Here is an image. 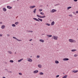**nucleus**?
<instances>
[{
  "label": "nucleus",
  "instance_id": "obj_8",
  "mask_svg": "<svg viewBox=\"0 0 78 78\" xmlns=\"http://www.w3.org/2000/svg\"><path fill=\"white\" fill-rule=\"evenodd\" d=\"M7 8L8 9H12V7H10L9 6H7Z\"/></svg>",
  "mask_w": 78,
  "mask_h": 78
},
{
  "label": "nucleus",
  "instance_id": "obj_38",
  "mask_svg": "<svg viewBox=\"0 0 78 78\" xmlns=\"http://www.w3.org/2000/svg\"><path fill=\"white\" fill-rule=\"evenodd\" d=\"M59 75H58L56 76V78H58V77H59Z\"/></svg>",
  "mask_w": 78,
  "mask_h": 78
},
{
  "label": "nucleus",
  "instance_id": "obj_53",
  "mask_svg": "<svg viewBox=\"0 0 78 78\" xmlns=\"http://www.w3.org/2000/svg\"><path fill=\"white\" fill-rule=\"evenodd\" d=\"M48 6V5H47V6Z\"/></svg>",
  "mask_w": 78,
  "mask_h": 78
},
{
  "label": "nucleus",
  "instance_id": "obj_48",
  "mask_svg": "<svg viewBox=\"0 0 78 78\" xmlns=\"http://www.w3.org/2000/svg\"><path fill=\"white\" fill-rule=\"evenodd\" d=\"M29 41H32V39H30V40Z\"/></svg>",
  "mask_w": 78,
  "mask_h": 78
},
{
  "label": "nucleus",
  "instance_id": "obj_45",
  "mask_svg": "<svg viewBox=\"0 0 78 78\" xmlns=\"http://www.w3.org/2000/svg\"><path fill=\"white\" fill-rule=\"evenodd\" d=\"M76 13H77V14H78V11H76Z\"/></svg>",
  "mask_w": 78,
  "mask_h": 78
},
{
  "label": "nucleus",
  "instance_id": "obj_23",
  "mask_svg": "<svg viewBox=\"0 0 78 78\" xmlns=\"http://www.w3.org/2000/svg\"><path fill=\"white\" fill-rule=\"evenodd\" d=\"M8 52L10 54H12V53L11 51H8Z\"/></svg>",
  "mask_w": 78,
  "mask_h": 78
},
{
  "label": "nucleus",
  "instance_id": "obj_1",
  "mask_svg": "<svg viewBox=\"0 0 78 78\" xmlns=\"http://www.w3.org/2000/svg\"><path fill=\"white\" fill-rule=\"evenodd\" d=\"M69 41L70 42H72V43H75L76 42V41L73 40L72 39H69Z\"/></svg>",
  "mask_w": 78,
  "mask_h": 78
},
{
  "label": "nucleus",
  "instance_id": "obj_57",
  "mask_svg": "<svg viewBox=\"0 0 78 78\" xmlns=\"http://www.w3.org/2000/svg\"><path fill=\"white\" fill-rule=\"evenodd\" d=\"M33 45V44H32V45Z\"/></svg>",
  "mask_w": 78,
  "mask_h": 78
},
{
  "label": "nucleus",
  "instance_id": "obj_19",
  "mask_svg": "<svg viewBox=\"0 0 78 78\" xmlns=\"http://www.w3.org/2000/svg\"><path fill=\"white\" fill-rule=\"evenodd\" d=\"M55 64H58L59 63V61H57V60H56L55 61Z\"/></svg>",
  "mask_w": 78,
  "mask_h": 78
},
{
  "label": "nucleus",
  "instance_id": "obj_16",
  "mask_svg": "<svg viewBox=\"0 0 78 78\" xmlns=\"http://www.w3.org/2000/svg\"><path fill=\"white\" fill-rule=\"evenodd\" d=\"M39 41H40L41 42H44V41L42 39H41L39 40Z\"/></svg>",
  "mask_w": 78,
  "mask_h": 78
},
{
  "label": "nucleus",
  "instance_id": "obj_21",
  "mask_svg": "<svg viewBox=\"0 0 78 78\" xmlns=\"http://www.w3.org/2000/svg\"><path fill=\"white\" fill-rule=\"evenodd\" d=\"M47 36H48V37H52V35H47Z\"/></svg>",
  "mask_w": 78,
  "mask_h": 78
},
{
  "label": "nucleus",
  "instance_id": "obj_54",
  "mask_svg": "<svg viewBox=\"0 0 78 78\" xmlns=\"http://www.w3.org/2000/svg\"><path fill=\"white\" fill-rule=\"evenodd\" d=\"M17 17H18V16H17L16 18V19H17Z\"/></svg>",
  "mask_w": 78,
  "mask_h": 78
},
{
  "label": "nucleus",
  "instance_id": "obj_5",
  "mask_svg": "<svg viewBox=\"0 0 78 78\" xmlns=\"http://www.w3.org/2000/svg\"><path fill=\"white\" fill-rule=\"evenodd\" d=\"M56 10L55 9H53L51 10V12H56Z\"/></svg>",
  "mask_w": 78,
  "mask_h": 78
},
{
  "label": "nucleus",
  "instance_id": "obj_59",
  "mask_svg": "<svg viewBox=\"0 0 78 78\" xmlns=\"http://www.w3.org/2000/svg\"><path fill=\"white\" fill-rule=\"evenodd\" d=\"M77 30H78V28L77 29Z\"/></svg>",
  "mask_w": 78,
  "mask_h": 78
},
{
  "label": "nucleus",
  "instance_id": "obj_52",
  "mask_svg": "<svg viewBox=\"0 0 78 78\" xmlns=\"http://www.w3.org/2000/svg\"><path fill=\"white\" fill-rule=\"evenodd\" d=\"M15 54H16V52H15Z\"/></svg>",
  "mask_w": 78,
  "mask_h": 78
},
{
  "label": "nucleus",
  "instance_id": "obj_35",
  "mask_svg": "<svg viewBox=\"0 0 78 78\" xmlns=\"http://www.w3.org/2000/svg\"><path fill=\"white\" fill-rule=\"evenodd\" d=\"M27 31H28V32H30V33H33V31H30V30H28Z\"/></svg>",
  "mask_w": 78,
  "mask_h": 78
},
{
  "label": "nucleus",
  "instance_id": "obj_33",
  "mask_svg": "<svg viewBox=\"0 0 78 78\" xmlns=\"http://www.w3.org/2000/svg\"><path fill=\"white\" fill-rule=\"evenodd\" d=\"M10 62H14V61L12 60H10Z\"/></svg>",
  "mask_w": 78,
  "mask_h": 78
},
{
  "label": "nucleus",
  "instance_id": "obj_12",
  "mask_svg": "<svg viewBox=\"0 0 78 78\" xmlns=\"http://www.w3.org/2000/svg\"><path fill=\"white\" fill-rule=\"evenodd\" d=\"M44 73L42 72H41L39 73V75H44Z\"/></svg>",
  "mask_w": 78,
  "mask_h": 78
},
{
  "label": "nucleus",
  "instance_id": "obj_28",
  "mask_svg": "<svg viewBox=\"0 0 78 78\" xmlns=\"http://www.w3.org/2000/svg\"><path fill=\"white\" fill-rule=\"evenodd\" d=\"M36 9H35L33 11L34 13H36Z\"/></svg>",
  "mask_w": 78,
  "mask_h": 78
},
{
  "label": "nucleus",
  "instance_id": "obj_37",
  "mask_svg": "<svg viewBox=\"0 0 78 78\" xmlns=\"http://www.w3.org/2000/svg\"><path fill=\"white\" fill-rule=\"evenodd\" d=\"M37 58H40V56L39 55H37Z\"/></svg>",
  "mask_w": 78,
  "mask_h": 78
},
{
  "label": "nucleus",
  "instance_id": "obj_11",
  "mask_svg": "<svg viewBox=\"0 0 78 78\" xmlns=\"http://www.w3.org/2000/svg\"><path fill=\"white\" fill-rule=\"evenodd\" d=\"M5 28V25H2L1 27V28H2V29H4Z\"/></svg>",
  "mask_w": 78,
  "mask_h": 78
},
{
  "label": "nucleus",
  "instance_id": "obj_22",
  "mask_svg": "<svg viewBox=\"0 0 78 78\" xmlns=\"http://www.w3.org/2000/svg\"><path fill=\"white\" fill-rule=\"evenodd\" d=\"M18 23H19V22H15V25H18Z\"/></svg>",
  "mask_w": 78,
  "mask_h": 78
},
{
  "label": "nucleus",
  "instance_id": "obj_32",
  "mask_svg": "<svg viewBox=\"0 0 78 78\" xmlns=\"http://www.w3.org/2000/svg\"><path fill=\"white\" fill-rule=\"evenodd\" d=\"M40 14H41V15H44V13H43V12H41Z\"/></svg>",
  "mask_w": 78,
  "mask_h": 78
},
{
  "label": "nucleus",
  "instance_id": "obj_18",
  "mask_svg": "<svg viewBox=\"0 0 78 78\" xmlns=\"http://www.w3.org/2000/svg\"><path fill=\"white\" fill-rule=\"evenodd\" d=\"M23 58H22L20 60H18V62H21L22 60H23Z\"/></svg>",
  "mask_w": 78,
  "mask_h": 78
},
{
  "label": "nucleus",
  "instance_id": "obj_51",
  "mask_svg": "<svg viewBox=\"0 0 78 78\" xmlns=\"http://www.w3.org/2000/svg\"><path fill=\"white\" fill-rule=\"evenodd\" d=\"M13 2L14 3L15 2V1H13Z\"/></svg>",
  "mask_w": 78,
  "mask_h": 78
},
{
  "label": "nucleus",
  "instance_id": "obj_47",
  "mask_svg": "<svg viewBox=\"0 0 78 78\" xmlns=\"http://www.w3.org/2000/svg\"><path fill=\"white\" fill-rule=\"evenodd\" d=\"M7 36H9V34H7Z\"/></svg>",
  "mask_w": 78,
  "mask_h": 78
},
{
  "label": "nucleus",
  "instance_id": "obj_7",
  "mask_svg": "<svg viewBox=\"0 0 78 78\" xmlns=\"http://www.w3.org/2000/svg\"><path fill=\"white\" fill-rule=\"evenodd\" d=\"M28 59V61H29V62H32L33 61V60L31 59L28 58H27V59Z\"/></svg>",
  "mask_w": 78,
  "mask_h": 78
},
{
  "label": "nucleus",
  "instance_id": "obj_44",
  "mask_svg": "<svg viewBox=\"0 0 78 78\" xmlns=\"http://www.w3.org/2000/svg\"><path fill=\"white\" fill-rule=\"evenodd\" d=\"M2 36H3V35L0 34V36L2 37Z\"/></svg>",
  "mask_w": 78,
  "mask_h": 78
},
{
  "label": "nucleus",
  "instance_id": "obj_24",
  "mask_svg": "<svg viewBox=\"0 0 78 78\" xmlns=\"http://www.w3.org/2000/svg\"><path fill=\"white\" fill-rule=\"evenodd\" d=\"M38 19L40 21H41V22H42V19H41L40 18H38Z\"/></svg>",
  "mask_w": 78,
  "mask_h": 78
},
{
  "label": "nucleus",
  "instance_id": "obj_36",
  "mask_svg": "<svg viewBox=\"0 0 78 78\" xmlns=\"http://www.w3.org/2000/svg\"><path fill=\"white\" fill-rule=\"evenodd\" d=\"M19 75H22V74L20 73H19Z\"/></svg>",
  "mask_w": 78,
  "mask_h": 78
},
{
  "label": "nucleus",
  "instance_id": "obj_58",
  "mask_svg": "<svg viewBox=\"0 0 78 78\" xmlns=\"http://www.w3.org/2000/svg\"><path fill=\"white\" fill-rule=\"evenodd\" d=\"M17 1H19V0H17Z\"/></svg>",
  "mask_w": 78,
  "mask_h": 78
},
{
  "label": "nucleus",
  "instance_id": "obj_40",
  "mask_svg": "<svg viewBox=\"0 0 78 78\" xmlns=\"http://www.w3.org/2000/svg\"><path fill=\"white\" fill-rule=\"evenodd\" d=\"M69 16L70 17H72V15H69Z\"/></svg>",
  "mask_w": 78,
  "mask_h": 78
},
{
  "label": "nucleus",
  "instance_id": "obj_25",
  "mask_svg": "<svg viewBox=\"0 0 78 78\" xmlns=\"http://www.w3.org/2000/svg\"><path fill=\"white\" fill-rule=\"evenodd\" d=\"M12 27H16V25H15V24H12Z\"/></svg>",
  "mask_w": 78,
  "mask_h": 78
},
{
  "label": "nucleus",
  "instance_id": "obj_49",
  "mask_svg": "<svg viewBox=\"0 0 78 78\" xmlns=\"http://www.w3.org/2000/svg\"><path fill=\"white\" fill-rule=\"evenodd\" d=\"M9 73H12V71H9Z\"/></svg>",
  "mask_w": 78,
  "mask_h": 78
},
{
  "label": "nucleus",
  "instance_id": "obj_26",
  "mask_svg": "<svg viewBox=\"0 0 78 78\" xmlns=\"http://www.w3.org/2000/svg\"><path fill=\"white\" fill-rule=\"evenodd\" d=\"M71 51H76V49H73Z\"/></svg>",
  "mask_w": 78,
  "mask_h": 78
},
{
  "label": "nucleus",
  "instance_id": "obj_50",
  "mask_svg": "<svg viewBox=\"0 0 78 78\" xmlns=\"http://www.w3.org/2000/svg\"><path fill=\"white\" fill-rule=\"evenodd\" d=\"M2 78H6V77H3Z\"/></svg>",
  "mask_w": 78,
  "mask_h": 78
},
{
  "label": "nucleus",
  "instance_id": "obj_41",
  "mask_svg": "<svg viewBox=\"0 0 78 78\" xmlns=\"http://www.w3.org/2000/svg\"><path fill=\"white\" fill-rule=\"evenodd\" d=\"M6 70L7 71V72H8V73H9V71L8 69H6Z\"/></svg>",
  "mask_w": 78,
  "mask_h": 78
},
{
  "label": "nucleus",
  "instance_id": "obj_56",
  "mask_svg": "<svg viewBox=\"0 0 78 78\" xmlns=\"http://www.w3.org/2000/svg\"><path fill=\"white\" fill-rule=\"evenodd\" d=\"M42 35H44V34H42Z\"/></svg>",
  "mask_w": 78,
  "mask_h": 78
},
{
  "label": "nucleus",
  "instance_id": "obj_3",
  "mask_svg": "<svg viewBox=\"0 0 78 78\" xmlns=\"http://www.w3.org/2000/svg\"><path fill=\"white\" fill-rule=\"evenodd\" d=\"M13 39H16V41H22V40H19L18 39L14 37H13Z\"/></svg>",
  "mask_w": 78,
  "mask_h": 78
},
{
  "label": "nucleus",
  "instance_id": "obj_14",
  "mask_svg": "<svg viewBox=\"0 0 78 78\" xmlns=\"http://www.w3.org/2000/svg\"><path fill=\"white\" fill-rule=\"evenodd\" d=\"M3 11H5H5H6V9L5 8H3Z\"/></svg>",
  "mask_w": 78,
  "mask_h": 78
},
{
  "label": "nucleus",
  "instance_id": "obj_10",
  "mask_svg": "<svg viewBox=\"0 0 78 78\" xmlns=\"http://www.w3.org/2000/svg\"><path fill=\"white\" fill-rule=\"evenodd\" d=\"M33 19H34V20H36V21H37V22H39V20L37 19V18H34Z\"/></svg>",
  "mask_w": 78,
  "mask_h": 78
},
{
  "label": "nucleus",
  "instance_id": "obj_42",
  "mask_svg": "<svg viewBox=\"0 0 78 78\" xmlns=\"http://www.w3.org/2000/svg\"><path fill=\"white\" fill-rule=\"evenodd\" d=\"M74 2H77L78 1V0H73Z\"/></svg>",
  "mask_w": 78,
  "mask_h": 78
},
{
  "label": "nucleus",
  "instance_id": "obj_39",
  "mask_svg": "<svg viewBox=\"0 0 78 78\" xmlns=\"http://www.w3.org/2000/svg\"><path fill=\"white\" fill-rule=\"evenodd\" d=\"M39 11L40 12H41V11H42V9H40L39 10Z\"/></svg>",
  "mask_w": 78,
  "mask_h": 78
},
{
  "label": "nucleus",
  "instance_id": "obj_29",
  "mask_svg": "<svg viewBox=\"0 0 78 78\" xmlns=\"http://www.w3.org/2000/svg\"><path fill=\"white\" fill-rule=\"evenodd\" d=\"M37 17H39L40 18H41V16H40L39 15H37Z\"/></svg>",
  "mask_w": 78,
  "mask_h": 78
},
{
  "label": "nucleus",
  "instance_id": "obj_15",
  "mask_svg": "<svg viewBox=\"0 0 78 78\" xmlns=\"http://www.w3.org/2000/svg\"><path fill=\"white\" fill-rule=\"evenodd\" d=\"M55 25V22L53 21L51 23V25Z\"/></svg>",
  "mask_w": 78,
  "mask_h": 78
},
{
  "label": "nucleus",
  "instance_id": "obj_17",
  "mask_svg": "<svg viewBox=\"0 0 78 78\" xmlns=\"http://www.w3.org/2000/svg\"><path fill=\"white\" fill-rule=\"evenodd\" d=\"M77 72H78V70H76L75 71V70H74L73 71V72L74 73H77Z\"/></svg>",
  "mask_w": 78,
  "mask_h": 78
},
{
  "label": "nucleus",
  "instance_id": "obj_34",
  "mask_svg": "<svg viewBox=\"0 0 78 78\" xmlns=\"http://www.w3.org/2000/svg\"><path fill=\"white\" fill-rule=\"evenodd\" d=\"M46 25H48V26H50V24L47 23L46 24Z\"/></svg>",
  "mask_w": 78,
  "mask_h": 78
},
{
  "label": "nucleus",
  "instance_id": "obj_27",
  "mask_svg": "<svg viewBox=\"0 0 78 78\" xmlns=\"http://www.w3.org/2000/svg\"><path fill=\"white\" fill-rule=\"evenodd\" d=\"M70 8H72V7H67V9L69 10V9H70Z\"/></svg>",
  "mask_w": 78,
  "mask_h": 78
},
{
  "label": "nucleus",
  "instance_id": "obj_9",
  "mask_svg": "<svg viewBox=\"0 0 78 78\" xmlns=\"http://www.w3.org/2000/svg\"><path fill=\"white\" fill-rule=\"evenodd\" d=\"M39 72V71L37 70L35 71H34V73H38Z\"/></svg>",
  "mask_w": 78,
  "mask_h": 78
},
{
  "label": "nucleus",
  "instance_id": "obj_55",
  "mask_svg": "<svg viewBox=\"0 0 78 78\" xmlns=\"http://www.w3.org/2000/svg\"><path fill=\"white\" fill-rule=\"evenodd\" d=\"M35 25H36V24H35Z\"/></svg>",
  "mask_w": 78,
  "mask_h": 78
},
{
  "label": "nucleus",
  "instance_id": "obj_31",
  "mask_svg": "<svg viewBox=\"0 0 78 78\" xmlns=\"http://www.w3.org/2000/svg\"><path fill=\"white\" fill-rule=\"evenodd\" d=\"M74 57H76V56H78V55L75 54L74 55Z\"/></svg>",
  "mask_w": 78,
  "mask_h": 78
},
{
  "label": "nucleus",
  "instance_id": "obj_4",
  "mask_svg": "<svg viewBox=\"0 0 78 78\" xmlns=\"http://www.w3.org/2000/svg\"><path fill=\"white\" fill-rule=\"evenodd\" d=\"M36 7V6L34 5V6H29V8L30 9H32L33 8H35Z\"/></svg>",
  "mask_w": 78,
  "mask_h": 78
},
{
  "label": "nucleus",
  "instance_id": "obj_30",
  "mask_svg": "<svg viewBox=\"0 0 78 78\" xmlns=\"http://www.w3.org/2000/svg\"><path fill=\"white\" fill-rule=\"evenodd\" d=\"M45 16H41V18H45Z\"/></svg>",
  "mask_w": 78,
  "mask_h": 78
},
{
  "label": "nucleus",
  "instance_id": "obj_20",
  "mask_svg": "<svg viewBox=\"0 0 78 78\" xmlns=\"http://www.w3.org/2000/svg\"><path fill=\"white\" fill-rule=\"evenodd\" d=\"M67 75H66L64 76L62 78H67Z\"/></svg>",
  "mask_w": 78,
  "mask_h": 78
},
{
  "label": "nucleus",
  "instance_id": "obj_43",
  "mask_svg": "<svg viewBox=\"0 0 78 78\" xmlns=\"http://www.w3.org/2000/svg\"><path fill=\"white\" fill-rule=\"evenodd\" d=\"M59 5V4H56L55 5V6H57L58 5Z\"/></svg>",
  "mask_w": 78,
  "mask_h": 78
},
{
  "label": "nucleus",
  "instance_id": "obj_6",
  "mask_svg": "<svg viewBox=\"0 0 78 78\" xmlns=\"http://www.w3.org/2000/svg\"><path fill=\"white\" fill-rule=\"evenodd\" d=\"M69 60V59L68 58H64L63 60V61H68Z\"/></svg>",
  "mask_w": 78,
  "mask_h": 78
},
{
  "label": "nucleus",
  "instance_id": "obj_46",
  "mask_svg": "<svg viewBox=\"0 0 78 78\" xmlns=\"http://www.w3.org/2000/svg\"><path fill=\"white\" fill-rule=\"evenodd\" d=\"M2 22H0V24H2Z\"/></svg>",
  "mask_w": 78,
  "mask_h": 78
},
{
  "label": "nucleus",
  "instance_id": "obj_2",
  "mask_svg": "<svg viewBox=\"0 0 78 78\" xmlns=\"http://www.w3.org/2000/svg\"><path fill=\"white\" fill-rule=\"evenodd\" d=\"M52 39H54L55 40H58V37L57 36H52Z\"/></svg>",
  "mask_w": 78,
  "mask_h": 78
},
{
  "label": "nucleus",
  "instance_id": "obj_13",
  "mask_svg": "<svg viewBox=\"0 0 78 78\" xmlns=\"http://www.w3.org/2000/svg\"><path fill=\"white\" fill-rule=\"evenodd\" d=\"M38 66L39 68H42V65L41 64H39Z\"/></svg>",
  "mask_w": 78,
  "mask_h": 78
}]
</instances>
